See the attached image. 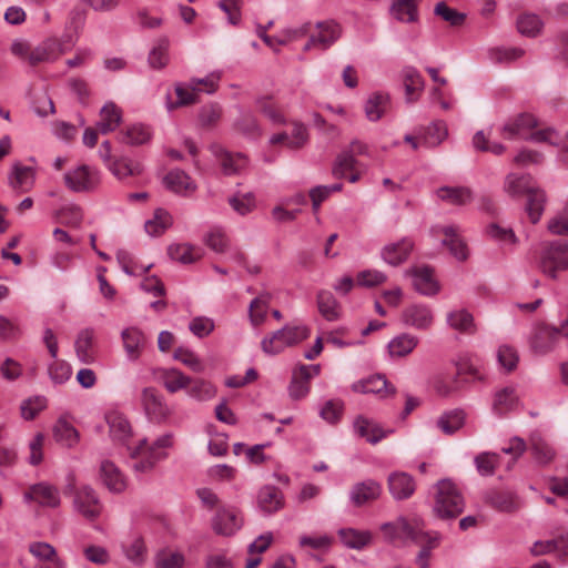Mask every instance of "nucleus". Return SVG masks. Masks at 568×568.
<instances>
[{
    "label": "nucleus",
    "mask_w": 568,
    "mask_h": 568,
    "mask_svg": "<svg viewBox=\"0 0 568 568\" xmlns=\"http://www.w3.org/2000/svg\"><path fill=\"white\" fill-rule=\"evenodd\" d=\"M74 43L71 36H64L60 39L47 38L37 45H31L26 40L17 39L11 43L10 51L22 62L36 67L41 63L55 62L63 53L69 51Z\"/></svg>",
    "instance_id": "nucleus-1"
},
{
    "label": "nucleus",
    "mask_w": 568,
    "mask_h": 568,
    "mask_svg": "<svg viewBox=\"0 0 568 568\" xmlns=\"http://www.w3.org/2000/svg\"><path fill=\"white\" fill-rule=\"evenodd\" d=\"M465 499L459 488L449 479L439 480L434 487V514L442 519H453L463 513Z\"/></svg>",
    "instance_id": "nucleus-2"
},
{
    "label": "nucleus",
    "mask_w": 568,
    "mask_h": 568,
    "mask_svg": "<svg viewBox=\"0 0 568 568\" xmlns=\"http://www.w3.org/2000/svg\"><path fill=\"white\" fill-rule=\"evenodd\" d=\"M173 445V435L168 433L158 437L151 445L146 439L140 440L139 445L130 448L133 458H140L133 464L135 471L145 473L151 470L156 463L168 457V449Z\"/></svg>",
    "instance_id": "nucleus-3"
},
{
    "label": "nucleus",
    "mask_w": 568,
    "mask_h": 568,
    "mask_svg": "<svg viewBox=\"0 0 568 568\" xmlns=\"http://www.w3.org/2000/svg\"><path fill=\"white\" fill-rule=\"evenodd\" d=\"M311 334L308 326L304 324L285 325L281 329L273 332L261 341L262 351L267 355H276L285 348L294 346Z\"/></svg>",
    "instance_id": "nucleus-4"
},
{
    "label": "nucleus",
    "mask_w": 568,
    "mask_h": 568,
    "mask_svg": "<svg viewBox=\"0 0 568 568\" xmlns=\"http://www.w3.org/2000/svg\"><path fill=\"white\" fill-rule=\"evenodd\" d=\"M538 267L551 278H556L559 272L568 270V242L546 243L539 253Z\"/></svg>",
    "instance_id": "nucleus-5"
},
{
    "label": "nucleus",
    "mask_w": 568,
    "mask_h": 568,
    "mask_svg": "<svg viewBox=\"0 0 568 568\" xmlns=\"http://www.w3.org/2000/svg\"><path fill=\"white\" fill-rule=\"evenodd\" d=\"M381 530L388 541L406 538L415 542H423L428 538L427 532L424 531V521L420 518H414L409 521L405 517H398L395 521L381 525Z\"/></svg>",
    "instance_id": "nucleus-6"
},
{
    "label": "nucleus",
    "mask_w": 568,
    "mask_h": 568,
    "mask_svg": "<svg viewBox=\"0 0 568 568\" xmlns=\"http://www.w3.org/2000/svg\"><path fill=\"white\" fill-rule=\"evenodd\" d=\"M65 186L77 193L92 192L101 183V172L91 165L80 164L68 170L63 176Z\"/></svg>",
    "instance_id": "nucleus-7"
},
{
    "label": "nucleus",
    "mask_w": 568,
    "mask_h": 568,
    "mask_svg": "<svg viewBox=\"0 0 568 568\" xmlns=\"http://www.w3.org/2000/svg\"><path fill=\"white\" fill-rule=\"evenodd\" d=\"M243 525L242 511L234 506H220L211 519L213 531L223 537L234 536Z\"/></svg>",
    "instance_id": "nucleus-8"
},
{
    "label": "nucleus",
    "mask_w": 568,
    "mask_h": 568,
    "mask_svg": "<svg viewBox=\"0 0 568 568\" xmlns=\"http://www.w3.org/2000/svg\"><path fill=\"white\" fill-rule=\"evenodd\" d=\"M341 34L342 28L337 22L332 20L317 22L314 27L312 26L308 41L303 50H327L339 39Z\"/></svg>",
    "instance_id": "nucleus-9"
},
{
    "label": "nucleus",
    "mask_w": 568,
    "mask_h": 568,
    "mask_svg": "<svg viewBox=\"0 0 568 568\" xmlns=\"http://www.w3.org/2000/svg\"><path fill=\"white\" fill-rule=\"evenodd\" d=\"M73 507L79 515L88 520H95L103 508L97 491L88 485L75 489Z\"/></svg>",
    "instance_id": "nucleus-10"
},
{
    "label": "nucleus",
    "mask_w": 568,
    "mask_h": 568,
    "mask_svg": "<svg viewBox=\"0 0 568 568\" xmlns=\"http://www.w3.org/2000/svg\"><path fill=\"white\" fill-rule=\"evenodd\" d=\"M435 236L443 235L442 244L445 245L450 254L458 261H466L469 256L467 244L460 236V230L457 225H436L432 229Z\"/></svg>",
    "instance_id": "nucleus-11"
},
{
    "label": "nucleus",
    "mask_w": 568,
    "mask_h": 568,
    "mask_svg": "<svg viewBox=\"0 0 568 568\" xmlns=\"http://www.w3.org/2000/svg\"><path fill=\"white\" fill-rule=\"evenodd\" d=\"M562 336L561 325L559 327L539 324L534 328L530 337V346L538 354L550 352Z\"/></svg>",
    "instance_id": "nucleus-12"
},
{
    "label": "nucleus",
    "mask_w": 568,
    "mask_h": 568,
    "mask_svg": "<svg viewBox=\"0 0 568 568\" xmlns=\"http://www.w3.org/2000/svg\"><path fill=\"white\" fill-rule=\"evenodd\" d=\"M23 500L26 503L34 501L42 507L55 508L60 505V494L54 486L48 483H38L23 493Z\"/></svg>",
    "instance_id": "nucleus-13"
},
{
    "label": "nucleus",
    "mask_w": 568,
    "mask_h": 568,
    "mask_svg": "<svg viewBox=\"0 0 568 568\" xmlns=\"http://www.w3.org/2000/svg\"><path fill=\"white\" fill-rule=\"evenodd\" d=\"M101 484L112 494H122L128 487V480L119 467L110 462L102 460L99 468Z\"/></svg>",
    "instance_id": "nucleus-14"
},
{
    "label": "nucleus",
    "mask_w": 568,
    "mask_h": 568,
    "mask_svg": "<svg viewBox=\"0 0 568 568\" xmlns=\"http://www.w3.org/2000/svg\"><path fill=\"white\" fill-rule=\"evenodd\" d=\"M121 339L126 358L136 362L146 346L145 334L140 328L130 326L121 332Z\"/></svg>",
    "instance_id": "nucleus-15"
},
{
    "label": "nucleus",
    "mask_w": 568,
    "mask_h": 568,
    "mask_svg": "<svg viewBox=\"0 0 568 568\" xmlns=\"http://www.w3.org/2000/svg\"><path fill=\"white\" fill-rule=\"evenodd\" d=\"M402 320L405 325L424 331L433 325L434 313L432 308L425 304H413L403 311Z\"/></svg>",
    "instance_id": "nucleus-16"
},
{
    "label": "nucleus",
    "mask_w": 568,
    "mask_h": 568,
    "mask_svg": "<svg viewBox=\"0 0 568 568\" xmlns=\"http://www.w3.org/2000/svg\"><path fill=\"white\" fill-rule=\"evenodd\" d=\"M140 400L145 414L150 418H164L170 413L164 398L154 387L143 388Z\"/></svg>",
    "instance_id": "nucleus-17"
},
{
    "label": "nucleus",
    "mask_w": 568,
    "mask_h": 568,
    "mask_svg": "<svg viewBox=\"0 0 568 568\" xmlns=\"http://www.w3.org/2000/svg\"><path fill=\"white\" fill-rule=\"evenodd\" d=\"M174 91L176 100L171 99L170 93L165 98V108L169 112H172L179 108L192 105L199 102V95L196 88L192 85L191 79L187 82H178L174 84Z\"/></svg>",
    "instance_id": "nucleus-18"
},
{
    "label": "nucleus",
    "mask_w": 568,
    "mask_h": 568,
    "mask_svg": "<svg viewBox=\"0 0 568 568\" xmlns=\"http://www.w3.org/2000/svg\"><path fill=\"white\" fill-rule=\"evenodd\" d=\"M388 490L394 499L404 500L415 493L416 484L413 476L405 471H393L387 478Z\"/></svg>",
    "instance_id": "nucleus-19"
},
{
    "label": "nucleus",
    "mask_w": 568,
    "mask_h": 568,
    "mask_svg": "<svg viewBox=\"0 0 568 568\" xmlns=\"http://www.w3.org/2000/svg\"><path fill=\"white\" fill-rule=\"evenodd\" d=\"M412 276L414 288L426 296H433L438 293L439 284L434 276V272L428 266L414 267L406 272Z\"/></svg>",
    "instance_id": "nucleus-20"
},
{
    "label": "nucleus",
    "mask_w": 568,
    "mask_h": 568,
    "mask_svg": "<svg viewBox=\"0 0 568 568\" xmlns=\"http://www.w3.org/2000/svg\"><path fill=\"white\" fill-rule=\"evenodd\" d=\"M256 504L263 515H272L283 508L284 496L276 486L266 485L258 490Z\"/></svg>",
    "instance_id": "nucleus-21"
},
{
    "label": "nucleus",
    "mask_w": 568,
    "mask_h": 568,
    "mask_svg": "<svg viewBox=\"0 0 568 568\" xmlns=\"http://www.w3.org/2000/svg\"><path fill=\"white\" fill-rule=\"evenodd\" d=\"M352 389L356 393L376 394L381 398H386L395 394V387L392 386L384 376L374 375L365 379L357 381L352 385Z\"/></svg>",
    "instance_id": "nucleus-22"
},
{
    "label": "nucleus",
    "mask_w": 568,
    "mask_h": 568,
    "mask_svg": "<svg viewBox=\"0 0 568 568\" xmlns=\"http://www.w3.org/2000/svg\"><path fill=\"white\" fill-rule=\"evenodd\" d=\"M212 152L226 175L236 174L247 166V158L242 153L232 154L219 145H213Z\"/></svg>",
    "instance_id": "nucleus-23"
},
{
    "label": "nucleus",
    "mask_w": 568,
    "mask_h": 568,
    "mask_svg": "<svg viewBox=\"0 0 568 568\" xmlns=\"http://www.w3.org/2000/svg\"><path fill=\"white\" fill-rule=\"evenodd\" d=\"M111 438L121 445H126L131 437L132 427L129 419L120 412L113 410L105 416Z\"/></svg>",
    "instance_id": "nucleus-24"
},
{
    "label": "nucleus",
    "mask_w": 568,
    "mask_h": 568,
    "mask_svg": "<svg viewBox=\"0 0 568 568\" xmlns=\"http://www.w3.org/2000/svg\"><path fill=\"white\" fill-rule=\"evenodd\" d=\"M166 189L182 196L192 195L196 189V183L184 171L172 170L164 178Z\"/></svg>",
    "instance_id": "nucleus-25"
},
{
    "label": "nucleus",
    "mask_w": 568,
    "mask_h": 568,
    "mask_svg": "<svg viewBox=\"0 0 568 568\" xmlns=\"http://www.w3.org/2000/svg\"><path fill=\"white\" fill-rule=\"evenodd\" d=\"M413 247L414 243L409 239H402L398 242L385 245L382 248L381 256L385 263L397 266L408 258Z\"/></svg>",
    "instance_id": "nucleus-26"
},
{
    "label": "nucleus",
    "mask_w": 568,
    "mask_h": 568,
    "mask_svg": "<svg viewBox=\"0 0 568 568\" xmlns=\"http://www.w3.org/2000/svg\"><path fill=\"white\" fill-rule=\"evenodd\" d=\"M537 125V120L531 114H519L515 119L508 121L503 126V134L507 139H514V138H528L531 129H534Z\"/></svg>",
    "instance_id": "nucleus-27"
},
{
    "label": "nucleus",
    "mask_w": 568,
    "mask_h": 568,
    "mask_svg": "<svg viewBox=\"0 0 568 568\" xmlns=\"http://www.w3.org/2000/svg\"><path fill=\"white\" fill-rule=\"evenodd\" d=\"M519 406V396L513 386H506L495 392L493 412L498 416L506 415Z\"/></svg>",
    "instance_id": "nucleus-28"
},
{
    "label": "nucleus",
    "mask_w": 568,
    "mask_h": 568,
    "mask_svg": "<svg viewBox=\"0 0 568 568\" xmlns=\"http://www.w3.org/2000/svg\"><path fill=\"white\" fill-rule=\"evenodd\" d=\"M382 486L373 480L367 479L354 485L349 493V499L355 506H362L366 503L373 501L379 497Z\"/></svg>",
    "instance_id": "nucleus-29"
},
{
    "label": "nucleus",
    "mask_w": 568,
    "mask_h": 568,
    "mask_svg": "<svg viewBox=\"0 0 568 568\" xmlns=\"http://www.w3.org/2000/svg\"><path fill=\"white\" fill-rule=\"evenodd\" d=\"M402 80L405 89L406 102H416L424 90V79L422 74L414 67H405L402 70Z\"/></svg>",
    "instance_id": "nucleus-30"
},
{
    "label": "nucleus",
    "mask_w": 568,
    "mask_h": 568,
    "mask_svg": "<svg viewBox=\"0 0 568 568\" xmlns=\"http://www.w3.org/2000/svg\"><path fill=\"white\" fill-rule=\"evenodd\" d=\"M556 552L562 561H568V535L548 540H538L531 547V554L541 556Z\"/></svg>",
    "instance_id": "nucleus-31"
},
{
    "label": "nucleus",
    "mask_w": 568,
    "mask_h": 568,
    "mask_svg": "<svg viewBox=\"0 0 568 568\" xmlns=\"http://www.w3.org/2000/svg\"><path fill=\"white\" fill-rule=\"evenodd\" d=\"M527 202L525 205V211L532 224H536L540 221L542 213L545 211V206L547 203V194L544 189L537 186L536 184L529 192L526 194Z\"/></svg>",
    "instance_id": "nucleus-32"
},
{
    "label": "nucleus",
    "mask_w": 568,
    "mask_h": 568,
    "mask_svg": "<svg viewBox=\"0 0 568 568\" xmlns=\"http://www.w3.org/2000/svg\"><path fill=\"white\" fill-rule=\"evenodd\" d=\"M389 12L395 20L402 23H416L419 21L417 0H393Z\"/></svg>",
    "instance_id": "nucleus-33"
},
{
    "label": "nucleus",
    "mask_w": 568,
    "mask_h": 568,
    "mask_svg": "<svg viewBox=\"0 0 568 568\" xmlns=\"http://www.w3.org/2000/svg\"><path fill=\"white\" fill-rule=\"evenodd\" d=\"M152 129L143 123H133L128 125L119 133V141L128 145H141L152 139Z\"/></svg>",
    "instance_id": "nucleus-34"
},
{
    "label": "nucleus",
    "mask_w": 568,
    "mask_h": 568,
    "mask_svg": "<svg viewBox=\"0 0 568 568\" xmlns=\"http://www.w3.org/2000/svg\"><path fill=\"white\" fill-rule=\"evenodd\" d=\"M93 341L94 331L92 328H84L78 333L74 349L78 359L83 364H91L95 361Z\"/></svg>",
    "instance_id": "nucleus-35"
},
{
    "label": "nucleus",
    "mask_w": 568,
    "mask_h": 568,
    "mask_svg": "<svg viewBox=\"0 0 568 568\" xmlns=\"http://www.w3.org/2000/svg\"><path fill=\"white\" fill-rule=\"evenodd\" d=\"M354 432L371 444L378 443L390 433V430H384L378 424L363 416L355 419Z\"/></svg>",
    "instance_id": "nucleus-36"
},
{
    "label": "nucleus",
    "mask_w": 568,
    "mask_h": 568,
    "mask_svg": "<svg viewBox=\"0 0 568 568\" xmlns=\"http://www.w3.org/2000/svg\"><path fill=\"white\" fill-rule=\"evenodd\" d=\"M158 378L169 393L185 389L191 384V378L175 368H162L158 372Z\"/></svg>",
    "instance_id": "nucleus-37"
},
{
    "label": "nucleus",
    "mask_w": 568,
    "mask_h": 568,
    "mask_svg": "<svg viewBox=\"0 0 568 568\" xmlns=\"http://www.w3.org/2000/svg\"><path fill=\"white\" fill-rule=\"evenodd\" d=\"M534 185L531 175L509 173L505 179L504 190L508 195L519 197L526 195Z\"/></svg>",
    "instance_id": "nucleus-38"
},
{
    "label": "nucleus",
    "mask_w": 568,
    "mask_h": 568,
    "mask_svg": "<svg viewBox=\"0 0 568 568\" xmlns=\"http://www.w3.org/2000/svg\"><path fill=\"white\" fill-rule=\"evenodd\" d=\"M8 180L12 189L26 192L33 185L34 173L31 168L14 163Z\"/></svg>",
    "instance_id": "nucleus-39"
},
{
    "label": "nucleus",
    "mask_w": 568,
    "mask_h": 568,
    "mask_svg": "<svg viewBox=\"0 0 568 568\" xmlns=\"http://www.w3.org/2000/svg\"><path fill=\"white\" fill-rule=\"evenodd\" d=\"M337 534L345 547L357 550L365 548L373 538L371 531L355 528H341Z\"/></svg>",
    "instance_id": "nucleus-40"
},
{
    "label": "nucleus",
    "mask_w": 568,
    "mask_h": 568,
    "mask_svg": "<svg viewBox=\"0 0 568 568\" xmlns=\"http://www.w3.org/2000/svg\"><path fill=\"white\" fill-rule=\"evenodd\" d=\"M122 120V112L113 102L103 105L100 112L98 129L102 134L114 131Z\"/></svg>",
    "instance_id": "nucleus-41"
},
{
    "label": "nucleus",
    "mask_w": 568,
    "mask_h": 568,
    "mask_svg": "<svg viewBox=\"0 0 568 568\" xmlns=\"http://www.w3.org/2000/svg\"><path fill=\"white\" fill-rule=\"evenodd\" d=\"M418 345V338L410 334H400L389 341L387 345L388 354L393 358L405 357L410 354Z\"/></svg>",
    "instance_id": "nucleus-42"
},
{
    "label": "nucleus",
    "mask_w": 568,
    "mask_h": 568,
    "mask_svg": "<svg viewBox=\"0 0 568 568\" xmlns=\"http://www.w3.org/2000/svg\"><path fill=\"white\" fill-rule=\"evenodd\" d=\"M389 104V95L383 92H375L365 102V115L369 121H378L386 112Z\"/></svg>",
    "instance_id": "nucleus-43"
},
{
    "label": "nucleus",
    "mask_w": 568,
    "mask_h": 568,
    "mask_svg": "<svg viewBox=\"0 0 568 568\" xmlns=\"http://www.w3.org/2000/svg\"><path fill=\"white\" fill-rule=\"evenodd\" d=\"M436 194L438 199L453 205H465L473 199L471 191L464 186H443Z\"/></svg>",
    "instance_id": "nucleus-44"
},
{
    "label": "nucleus",
    "mask_w": 568,
    "mask_h": 568,
    "mask_svg": "<svg viewBox=\"0 0 568 568\" xmlns=\"http://www.w3.org/2000/svg\"><path fill=\"white\" fill-rule=\"evenodd\" d=\"M447 324L455 331L473 334L476 331L474 317L466 310H455L447 314Z\"/></svg>",
    "instance_id": "nucleus-45"
},
{
    "label": "nucleus",
    "mask_w": 568,
    "mask_h": 568,
    "mask_svg": "<svg viewBox=\"0 0 568 568\" xmlns=\"http://www.w3.org/2000/svg\"><path fill=\"white\" fill-rule=\"evenodd\" d=\"M106 168L119 180H124L129 176L140 175L142 173L141 164L133 162L128 158H115L106 165Z\"/></svg>",
    "instance_id": "nucleus-46"
},
{
    "label": "nucleus",
    "mask_w": 568,
    "mask_h": 568,
    "mask_svg": "<svg viewBox=\"0 0 568 568\" xmlns=\"http://www.w3.org/2000/svg\"><path fill=\"white\" fill-rule=\"evenodd\" d=\"M317 306L323 317L327 321H336L341 315V307L333 293L329 291H320L317 294Z\"/></svg>",
    "instance_id": "nucleus-47"
},
{
    "label": "nucleus",
    "mask_w": 568,
    "mask_h": 568,
    "mask_svg": "<svg viewBox=\"0 0 568 568\" xmlns=\"http://www.w3.org/2000/svg\"><path fill=\"white\" fill-rule=\"evenodd\" d=\"M173 223L172 215L164 209H158L152 219L144 224L145 232L150 236L162 235Z\"/></svg>",
    "instance_id": "nucleus-48"
},
{
    "label": "nucleus",
    "mask_w": 568,
    "mask_h": 568,
    "mask_svg": "<svg viewBox=\"0 0 568 568\" xmlns=\"http://www.w3.org/2000/svg\"><path fill=\"white\" fill-rule=\"evenodd\" d=\"M55 442L65 447H74L79 442L78 430L65 419L60 418L53 427Z\"/></svg>",
    "instance_id": "nucleus-49"
},
{
    "label": "nucleus",
    "mask_w": 568,
    "mask_h": 568,
    "mask_svg": "<svg viewBox=\"0 0 568 568\" xmlns=\"http://www.w3.org/2000/svg\"><path fill=\"white\" fill-rule=\"evenodd\" d=\"M168 254L173 261L187 264L201 258L202 250L187 243L172 244L168 248Z\"/></svg>",
    "instance_id": "nucleus-50"
},
{
    "label": "nucleus",
    "mask_w": 568,
    "mask_h": 568,
    "mask_svg": "<svg viewBox=\"0 0 568 568\" xmlns=\"http://www.w3.org/2000/svg\"><path fill=\"white\" fill-rule=\"evenodd\" d=\"M530 450L535 460L540 465H547L555 458V450L537 433L530 436Z\"/></svg>",
    "instance_id": "nucleus-51"
},
{
    "label": "nucleus",
    "mask_w": 568,
    "mask_h": 568,
    "mask_svg": "<svg viewBox=\"0 0 568 568\" xmlns=\"http://www.w3.org/2000/svg\"><path fill=\"white\" fill-rule=\"evenodd\" d=\"M154 565L155 568H184L185 556L179 550L164 548L156 552Z\"/></svg>",
    "instance_id": "nucleus-52"
},
{
    "label": "nucleus",
    "mask_w": 568,
    "mask_h": 568,
    "mask_svg": "<svg viewBox=\"0 0 568 568\" xmlns=\"http://www.w3.org/2000/svg\"><path fill=\"white\" fill-rule=\"evenodd\" d=\"M544 27L540 18L532 13H524L517 19V30L520 34L535 38L537 37Z\"/></svg>",
    "instance_id": "nucleus-53"
},
{
    "label": "nucleus",
    "mask_w": 568,
    "mask_h": 568,
    "mask_svg": "<svg viewBox=\"0 0 568 568\" xmlns=\"http://www.w3.org/2000/svg\"><path fill=\"white\" fill-rule=\"evenodd\" d=\"M447 128L444 122H434L424 130L422 143L427 148H435L447 138Z\"/></svg>",
    "instance_id": "nucleus-54"
},
{
    "label": "nucleus",
    "mask_w": 568,
    "mask_h": 568,
    "mask_svg": "<svg viewBox=\"0 0 568 568\" xmlns=\"http://www.w3.org/2000/svg\"><path fill=\"white\" fill-rule=\"evenodd\" d=\"M268 304V295H260L251 302L248 317L254 327H258L265 322Z\"/></svg>",
    "instance_id": "nucleus-55"
},
{
    "label": "nucleus",
    "mask_w": 568,
    "mask_h": 568,
    "mask_svg": "<svg viewBox=\"0 0 568 568\" xmlns=\"http://www.w3.org/2000/svg\"><path fill=\"white\" fill-rule=\"evenodd\" d=\"M170 42L166 38L156 41L149 53V64L153 69H163L169 62Z\"/></svg>",
    "instance_id": "nucleus-56"
},
{
    "label": "nucleus",
    "mask_w": 568,
    "mask_h": 568,
    "mask_svg": "<svg viewBox=\"0 0 568 568\" xmlns=\"http://www.w3.org/2000/svg\"><path fill=\"white\" fill-rule=\"evenodd\" d=\"M464 412L456 409L443 414L437 420V426L443 433L452 435L464 425Z\"/></svg>",
    "instance_id": "nucleus-57"
},
{
    "label": "nucleus",
    "mask_w": 568,
    "mask_h": 568,
    "mask_svg": "<svg viewBox=\"0 0 568 568\" xmlns=\"http://www.w3.org/2000/svg\"><path fill=\"white\" fill-rule=\"evenodd\" d=\"M47 405L48 399L42 395L29 397L22 400L20 405L21 416L26 420H32L47 408Z\"/></svg>",
    "instance_id": "nucleus-58"
},
{
    "label": "nucleus",
    "mask_w": 568,
    "mask_h": 568,
    "mask_svg": "<svg viewBox=\"0 0 568 568\" xmlns=\"http://www.w3.org/2000/svg\"><path fill=\"white\" fill-rule=\"evenodd\" d=\"M234 128L248 139H256L262 134L257 120L251 113L241 114L240 119L235 121Z\"/></svg>",
    "instance_id": "nucleus-59"
},
{
    "label": "nucleus",
    "mask_w": 568,
    "mask_h": 568,
    "mask_svg": "<svg viewBox=\"0 0 568 568\" xmlns=\"http://www.w3.org/2000/svg\"><path fill=\"white\" fill-rule=\"evenodd\" d=\"M500 456L496 453L485 452L475 457V466L481 476H491L499 464Z\"/></svg>",
    "instance_id": "nucleus-60"
},
{
    "label": "nucleus",
    "mask_w": 568,
    "mask_h": 568,
    "mask_svg": "<svg viewBox=\"0 0 568 568\" xmlns=\"http://www.w3.org/2000/svg\"><path fill=\"white\" fill-rule=\"evenodd\" d=\"M525 50L521 48L513 47H497L489 50V58L497 63H509L523 58Z\"/></svg>",
    "instance_id": "nucleus-61"
},
{
    "label": "nucleus",
    "mask_w": 568,
    "mask_h": 568,
    "mask_svg": "<svg viewBox=\"0 0 568 568\" xmlns=\"http://www.w3.org/2000/svg\"><path fill=\"white\" fill-rule=\"evenodd\" d=\"M29 552L40 561V564L49 562L57 558H60L57 554L55 548L49 542L33 541L28 546Z\"/></svg>",
    "instance_id": "nucleus-62"
},
{
    "label": "nucleus",
    "mask_w": 568,
    "mask_h": 568,
    "mask_svg": "<svg viewBox=\"0 0 568 568\" xmlns=\"http://www.w3.org/2000/svg\"><path fill=\"white\" fill-rule=\"evenodd\" d=\"M487 501L500 511H511L516 508V500L511 493L491 491L487 495Z\"/></svg>",
    "instance_id": "nucleus-63"
},
{
    "label": "nucleus",
    "mask_w": 568,
    "mask_h": 568,
    "mask_svg": "<svg viewBox=\"0 0 568 568\" xmlns=\"http://www.w3.org/2000/svg\"><path fill=\"white\" fill-rule=\"evenodd\" d=\"M187 394L190 397L196 399V400H209L213 398L216 394L215 387L205 381L197 379L189 385Z\"/></svg>",
    "instance_id": "nucleus-64"
}]
</instances>
